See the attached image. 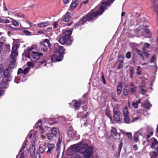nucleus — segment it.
Returning a JSON list of instances; mask_svg holds the SVG:
<instances>
[{"label":"nucleus","mask_w":158,"mask_h":158,"mask_svg":"<svg viewBox=\"0 0 158 158\" xmlns=\"http://www.w3.org/2000/svg\"><path fill=\"white\" fill-rule=\"evenodd\" d=\"M27 64L28 66L31 67L33 66L34 65V64L32 62H27Z\"/></svg>","instance_id":"052dcab7"},{"label":"nucleus","mask_w":158,"mask_h":158,"mask_svg":"<svg viewBox=\"0 0 158 158\" xmlns=\"http://www.w3.org/2000/svg\"><path fill=\"white\" fill-rule=\"evenodd\" d=\"M128 88V85H126L125 86L123 90V94L125 96H127L128 94V92H129Z\"/></svg>","instance_id":"b1692460"},{"label":"nucleus","mask_w":158,"mask_h":158,"mask_svg":"<svg viewBox=\"0 0 158 158\" xmlns=\"http://www.w3.org/2000/svg\"><path fill=\"white\" fill-rule=\"evenodd\" d=\"M43 55L42 53H39L33 51L32 52V57L34 59L38 60L40 58V56Z\"/></svg>","instance_id":"ddd939ff"},{"label":"nucleus","mask_w":158,"mask_h":158,"mask_svg":"<svg viewBox=\"0 0 158 158\" xmlns=\"http://www.w3.org/2000/svg\"><path fill=\"white\" fill-rule=\"evenodd\" d=\"M111 132V135L114 137H116L115 139H120L121 133L117 132V130L115 128L112 127Z\"/></svg>","instance_id":"1a4fd4ad"},{"label":"nucleus","mask_w":158,"mask_h":158,"mask_svg":"<svg viewBox=\"0 0 158 158\" xmlns=\"http://www.w3.org/2000/svg\"><path fill=\"white\" fill-rule=\"evenodd\" d=\"M63 55L61 54H59L58 55H53L51 56V60L53 62L60 61L63 59Z\"/></svg>","instance_id":"0eeeda50"},{"label":"nucleus","mask_w":158,"mask_h":158,"mask_svg":"<svg viewBox=\"0 0 158 158\" xmlns=\"http://www.w3.org/2000/svg\"><path fill=\"white\" fill-rule=\"evenodd\" d=\"M23 32L26 35H30L31 34V32L27 30H24Z\"/></svg>","instance_id":"864d4df0"},{"label":"nucleus","mask_w":158,"mask_h":158,"mask_svg":"<svg viewBox=\"0 0 158 158\" xmlns=\"http://www.w3.org/2000/svg\"><path fill=\"white\" fill-rule=\"evenodd\" d=\"M152 153L153 154L152 156L155 157L153 158H156L157 156V152L155 151H152Z\"/></svg>","instance_id":"bf43d9fd"},{"label":"nucleus","mask_w":158,"mask_h":158,"mask_svg":"<svg viewBox=\"0 0 158 158\" xmlns=\"http://www.w3.org/2000/svg\"><path fill=\"white\" fill-rule=\"evenodd\" d=\"M51 46V44L49 40L45 39L44 40V43H40V47H39L38 51L39 52H46L48 49V47L50 48Z\"/></svg>","instance_id":"7ed1b4c3"},{"label":"nucleus","mask_w":158,"mask_h":158,"mask_svg":"<svg viewBox=\"0 0 158 158\" xmlns=\"http://www.w3.org/2000/svg\"><path fill=\"white\" fill-rule=\"evenodd\" d=\"M131 56V53L130 52H127L126 54V57L127 59H129Z\"/></svg>","instance_id":"5fc2aeb1"},{"label":"nucleus","mask_w":158,"mask_h":158,"mask_svg":"<svg viewBox=\"0 0 158 158\" xmlns=\"http://www.w3.org/2000/svg\"><path fill=\"white\" fill-rule=\"evenodd\" d=\"M8 27H10V28L11 29H13V31H15V30L20 31L21 30V28H17V27L15 28V27H12V26H10V25Z\"/></svg>","instance_id":"13d9d810"},{"label":"nucleus","mask_w":158,"mask_h":158,"mask_svg":"<svg viewBox=\"0 0 158 158\" xmlns=\"http://www.w3.org/2000/svg\"><path fill=\"white\" fill-rule=\"evenodd\" d=\"M71 13L70 12H67L62 17L61 20L63 22H68L70 19Z\"/></svg>","instance_id":"2eb2a0df"},{"label":"nucleus","mask_w":158,"mask_h":158,"mask_svg":"<svg viewBox=\"0 0 158 158\" xmlns=\"http://www.w3.org/2000/svg\"><path fill=\"white\" fill-rule=\"evenodd\" d=\"M60 152L58 149H56L55 153V156H56V158H58L60 155Z\"/></svg>","instance_id":"de8ad7c7"},{"label":"nucleus","mask_w":158,"mask_h":158,"mask_svg":"<svg viewBox=\"0 0 158 158\" xmlns=\"http://www.w3.org/2000/svg\"><path fill=\"white\" fill-rule=\"evenodd\" d=\"M123 146V141L122 140H121L120 141V143L119 144L118 149V152H119V154L118 156H117V158H119V155L120 154V153L121 151V149Z\"/></svg>","instance_id":"f704fd0d"},{"label":"nucleus","mask_w":158,"mask_h":158,"mask_svg":"<svg viewBox=\"0 0 158 158\" xmlns=\"http://www.w3.org/2000/svg\"><path fill=\"white\" fill-rule=\"evenodd\" d=\"M48 23L47 21L44 22L43 23H38L37 26L39 27H45L48 25Z\"/></svg>","instance_id":"cd10ccee"},{"label":"nucleus","mask_w":158,"mask_h":158,"mask_svg":"<svg viewBox=\"0 0 158 158\" xmlns=\"http://www.w3.org/2000/svg\"><path fill=\"white\" fill-rule=\"evenodd\" d=\"M124 122L126 123L129 124L131 123V120L130 119L129 116L127 115L126 116H124Z\"/></svg>","instance_id":"473e14b6"},{"label":"nucleus","mask_w":158,"mask_h":158,"mask_svg":"<svg viewBox=\"0 0 158 158\" xmlns=\"http://www.w3.org/2000/svg\"><path fill=\"white\" fill-rule=\"evenodd\" d=\"M46 136L48 139L49 140H51L54 137L53 135L51 133H47Z\"/></svg>","instance_id":"79ce46f5"},{"label":"nucleus","mask_w":158,"mask_h":158,"mask_svg":"<svg viewBox=\"0 0 158 158\" xmlns=\"http://www.w3.org/2000/svg\"><path fill=\"white\" fill-rule=\"evenodd\" d=\"M18 48V45L16 44L13 46L12 50V51H16Z\"/></svg>","instance_id":"09e8293b"},{"label":"nucleus","mask_w":158,"mask_h":158,"mask_svg":"<svg viewBox=\"0 0 158 158\" xmlns=\"http://www.w3.org/2000/svg\"><path fill=\"white\" fill-rule=\"evenodd\" d=\"M123 63H119L117 68L118 69H119L122 68Z\"/></svg>","instance_id":"680f3d73"},{"label":"nucleus","mask_w":158,"mask_h":158,"mask_svg":"<svg viewBox=\"0 0 158 158\" xmlns=\"http://www.w3.org/2000/svg\"><path fill=\"white\" fill-rule=\"evenodd\" d=\"M52 133L53 135L54 136H56L59 132V129L57 128L53 127L51 128Z\"/></svg>","instance_id":"bb28decb"},{"label":"nucleus","mask_w":158,"mask_h":158,"mask_svg":"<svg viewBox=\"0 0 158 158\" xmlns=\"http://www.w3.org/2000/svg\"><path fill=\"white\" fill-rule=\"evenodd\" d=\"M4 44L3 42H0V53L2 50V46ZM4 69V66L2 64H0V73H2Z\"/></svg>","instance_id":"4be33fe9"},{"label":"nucleus","mask_w":158,"mask_h":158,"mask_svg":"<svg viewBox=\"0 0 158 158\" xmlns=\"http://www.w3.org/2000/svg\"><path fill=\"white\" fill-rule=\"evenodd\" d=\"M139 133L138 132H135L134 135L133 140L136 143L137 142L139 139Z\"/></svg>","instance_id":"2f4dec72"},{"label":"nucleus","mask_w":158,"mask_h":158,"mask_svg":"<svg viewBox=\"0 0 158 158\" xmlns=\"http://www.w3.org/2000/svg\"><path fill=\"white\" fill-rule=\"evenodd\" d=\"M141 89L140 90V93L143 94H144V93L146 92V90L144 89V86L142 85H140Z\"/></svg>","instance_id":"c03bdc74"},{"label":"nucleus","mask_w":158,"mask_h":158,"mask_svg":"<svg viewBox=\"0 0 158 158\" xmlns=\"http://www.w3.org/2000/svg\"><path fill=\"white\" fill-rule=\"evenodd\" d=\"M156 59V57L154 55L151 58L150 60V62L151 63H153L154 61Z\"/></svg>","instance_id":"0e129e2a"},{"label":"nucleus","mask_w":158,"mask_h":158,"mask_svg":"<svg viewBox=\"0 0 158 158\" xmlns=\"http://www.w3.org/2000/svg\"><path fill=\"white\" fill-rule=\"evenodd\" d=\"M12 54L10 55L11 59H15V57L17 56L18 54L17 51H12L11 50Z\"/></svg>","instance_id":"e433bc0d"},{"label":"nucleus","mask_w":158,"mask_h":158,"mask_svg":"<svg viewBox=\"0 0 158 158\" xmlns=\"http://www.w3.org/2000/svg\"><path fill=\"white\" fill-rule=\"evenodd\" d=\"M150 44L148 43H145L144 44V47L143 48V50H145V48H148L149 47Z\"/></svg>","instance_id":"8fccbe9b"},{"label":"nucleus","mask_w":158,"mask_h":158,"mask_svg":"<svg viewBox=\"0 0 158 158\" xmlns=\"http://www.w3.org/2000/svg\"><path fill=\"white\" fill-rule=\"evenodd\" d=\"M72 31L70 30H67L63 33L64 36H61L58 40V42L61 44H65L67 45L72 44L73 39L71 36Z\"/></svg>","instance_id":"f03ea898"},{"label":"nucleus","mask_w":158,"mask_h":158,"mask_svg":"<svg viewBox=\"0 0 158 158\" xmlns=\"http://www.w3.org/2000/svg\"><path fill=\"white\" fill-rule=\"evenodd\" d=\"M48 149L47 151L48 154H50L54 150H56V148L54 145L52 143H48L47 144Z\"/></svg>","instance_id":"9b49d317"},{"label":"nucleus","mask_w":158,"mask_h":158,"mask_svg":"<svg viewBox=\"0 0 158 158\" xmlns=\"http://www.w3.org/2000/svg\"><path fill=\"white\" fill-rule=\"evenodd\" d=\"M140 99H139L138 101L132 103V106L135 109H137L138 107V104L141 103Z\"/></svg>","instance_id":"c756f323"},{"label":"nucleus","mask_w":158,"mask_h":158,"mask_svg":"<svg viewBox=\"0 0 158 158\" xmlns=\"http://www.w3.org/2000/svg\"><path fill=\"white\" fill-rule=\"evenodd\" d=\"M136 74L137 75H140L141 74V71L140 69V67L138 66L137 67V69H136Z\"/></svg>","instance_id":"a18cd8bd"},{"label":"nucleus","mask_w":158,"mask_h":158,"mask_svg":"<svg viewBox=\"0 0 158 158\" xmlns=\"http://www.w3.org/2000/svg\"><path fill=\"white\" fill-rule=\"evenodd\" d=\"M142 105L146 109H149L150 107L151 106V105L148 102H146L144 103H142Z\"/></svg>","instance_id":"c9c22d12"},{"label":"nucleus","mask_w":158,"mask_h":158,"mask_svg":"<svg viewBox=\"0 0 158 158\" xmlns=\"http://www.w3.org/2000/svg\"><path fill=\"white\" fill-rule=\"evenodd\" d=\"M35 128H37L39 127L40 130H43L42 127V121L40 119L38 120L37 123L35 124Z\"/></svg>","instance_id":"c85d7f7f"},{"label":"nucleus","mask_w":158,"mask_h":158,"mask_svg":"<svg viewBox=\"0 0 158 158\" xmlns=\"http://www.w3.org/2000/svg\"><path fill=\"white\" fill-rule=\"evenodd\" d=\"M151 140L152 141L151 148L156 150L157 152H158V141L154 138H152Z\"/></svg>","instance_id":"6e6552de"},{"label":"nucleus","mask_w":158,"mask_h":158,"mask_svg":"<svg viewBox=\"0 0 158 158\" xmlns=\"http://www.w3.org/2000/svg\"><path fill=\"white\" fill-rule=\"evenodd\" d=\"M128 87V89H129V92L132 93H134L136 92L137 87L134 85L133 82H130V85Z\"/></svg>","instance_id":"f8f14e48"},{"label":"nucleus","mask_w":158,"mask_h":158,"mask_svg":"<svg viewBox=\"0 0 158 158\" xmlns=\"http://www.w3.org/2000/svg\"><path fill=\"white\" fill-rule=\"evenodd\" d=\"M16 15L17 16H18L19 17H21L22 18H24L25 17V15L22 14L17 13L16 14Z\"/></svg>","instance_id":"4d7b16f0"},{"label":"nucleus","mask_w":158,"mask_h":158,"mask_svg":"<svg viewBox=\"0 0 158 158\" xmlns=\"http://www.w3.org/2000/svg\"><path fill=\"white\" fill-rule=\"evenodd\" d=\"M2 21L1 22H2L3 23H10V21L7 19H6L5 20L2 19Z\"/></svg>","instance_id":"e2e57ef3"},{"label":"nucleus","mask_w":158,"mask_h":158,"mask_svg":"<svg viewBox=\"0 0 158 158\" xmlns=\"http://www.w3.org/2000/svg\"><path fill=\"white\" fill-rule=\"evenodd\" d=\"M27 142H28V141L27 140H26L24 141L23 142V145H22L20 150L19 152H21L23 150H24V149H25V148H26L27 147Z\"/></svg>","instance_id":"72a5a7b5"},{"label":"nucleus","mask_w":158,"mask_h":158,"mask_svg":"<svg viewBox=\"0 0 158 158\" xmlns=\"http://www.w3.org/2000/svg\"><path fill=\"white\" fill-rule=\"evenodd\" d=\"M140 117H137L135 118H132V120H131V123H133L138 119H139Z\"/></svg>","instance_id":"3c124183"},{"label":"nucleus","mask_w":158,"mask_h":158,"mask_svg":"<svg viewBox=\"0 0 158 158\" xmlns=\"http://www.w3.org/2000/svg\"><path fill=\"white\" fill-rule=\"evenodd\" d=\"M101 78L102 80V81L103 82V83L104 85H105L106 84V80L104 77V75H102L101 77Z\"/></svg>","instance_id":"6e6d98bb"},{"label":"nucleus","mask_w":158,"mask_h":158,"mask_svg":"<svg viewBox=\"0 0 158 158\" xmlns=\"http://www.w3.org/2000/svg\"><path fill=\"white\" fill-rule=\"evenodd\" d=\"M13 24L15 26H17L19 25V22L15 20H13L12 21Z\"/></svg>","instance_id":"603ef678"},{"label":"nucleus","mask_w":158,"mask_h":158,"mask_svg":"<svg viewBox=\"0 0 158 158\" xmlns=\"http://www.w3.org/2000/svg\"><path fill=\"white\" fill-rule=\"evenodd\" d=\"M82 144L81 143H79L77 144H74L73 145H71L70 147V148L69 149L68 151L70 153L69 155H72V154L70 153V152H74L75 153L76 152H78L79 148L81 147Z\"/></svg>","instance_id":"20e7f679"},{"label":"nucleus","mask_w":158,"mask_h":158,"mask_svg":"<svg viewBox=\"0 0 158 158\" xmlns=\"http://www.w3.org/2000/svg\"><path fill=\"white\" fill-rule=\"evenodd\" d=\"M106 115L108 116L110 119L112 118V116L111 111H107L106 113Z\"/></svg>","instance_id":"49530a36"},{"label":"nucleus","mask_w":158,"mask_h":158,"mask_svg":"<svg viewBox=\"0 0 158 158\" xmlns=\"http://www.w3.org/2000/svg\"><path fill=\"white\" fill-rule=\"evenodd\" d=\"M82 19V18L80 19L79 21L78 22L75 24L74 25L75 27L77 28L80 27L81 25H83L85 23V22H83Z\"/></svg>","instance_id":"412c9836"},{"label":"nucleus","mask_w":158,"mask_h":158,"mask_svg":"<svg viewBox=\"0 0 158 158\" xmlns=\"http://www.w3.org/2000/svg\"><path fill=\"white\" fill-rule=\"evenodd\" d=\"M129 112L127 107H125L123 110V114L124 116H126L128 115Z\"/></svg>","instance_id":"58836bf2"},{"label":"nucleus","mask_w":158,"mask_h":158,"mask_svg":"<svg viewBox=\"0 0 158 158\" xmlns=\"http://www.w3.org/2000/svg\"><path fill=\"white\" fill-rule=\"evenodd\" d=\"M33 49V47L30 48H28L25 50L24 52V54L26 57H30V51H31Z\"/></svg>","instance_id":"a878e982"},{"label":"nucleus","mask_w":158,"mask_h":158,"mask_svg":"<svg viewBox=\"0 0 158 158\" xmlns=\"http://www.w3.org/2000/svg\"><path fill=\"white\" fill-rule=\"evenodd\" d=\"M144 31L148 34H149L150 33V30L147 28H145L144 30Z\"/></svg>","instance_id":"774afa93"},{"label":"nucleus","mask_w":158,"mask_h":158,"mask_svg":"<svg viewBox=\"0 0 158 158\" xmlns=\"http://www.w3.org/2000/svg\"><path fill=\"white\" fill-rule=\"evenodd\" d=\"M124 58V56L122 55L119 56L118 57V60L117 62H119V63H123Z\"/></svg>","instance_id":"a19ab883"},{"label":"nucleus","mask_w":158,"mask_h":158,"mask_svg":"<svg viewBox=\"0 0 158 158\" xmlns=\"http://www.w3.org/2000/svg\"><path fill=\"white\" fill-rule=\"evenodd\" d=\"M125 134L127 136L129 140H131L132 139V134L131 132L128 133V132H125Z\"/></svg>","instance_id":"37998d69"},{"label":"nucleus","mask_w":158,"mask_h":158,"mask_svg":"<svg viewBox=\"0 0 158 158\" xmlns=\"http://www.w3.org/2000/svg\"><path fill=\"white\" fill-rule=\"evenodd\" d=\"M113 117L114 120L117 122H119L120 120V114H121L120 111L117 108L113 109Z\"/></svg>","instance_id":"39448f33"},{"label":"nucleus","mask_w":158,"mask_h":158,"mask_svg":"<svg viewBox=\"0 0 158 158\" xmlns=\"http://www.w3.org/2000/svg\"><path fill=\"white\" fill-rule=\"evenodd\" d=\"M16 59H11L10 63L9 64V68L10 69H14L16 66Z\"/></svg>","instance_id":"a211bd4d"},{"label":"nucleus","mask_w":158,"mask_h":158,"mask_svg":"<svg viewBox=\"0 0 158 158\" xmlns=\"http://www.w3.org/2000/svg\"><path fill=\"white\" fill-rule=\"evenodd\" d=\"M61 142H59V141L58 142L57 145H56L57 147H56V150L60 148V144L61 143Z\"/></svg>","instance_id":"69168bd1"},{"label":"nucleus","mask_w":158,"mask_h":158,"mask_svg":"<svg viewBox=\"0 0 158 158\" xmlns=\"http://www.w3.org/2000/svg\"><path fill=\"white\" fill-rule=\"evenodd\" d=\"M87 148L88 144L86 143H85L82 145L81 147L79 148L78 152L83 154Z\"/></svg>","instance_id":"6ab92c4d"},{"label":"nucleus","mask_w":158,"mask_h":158,"mask_svg":"<svg viewBox=\"0 0 158 158\" xmlns=\"http://www.w3.org/2000/svg\"><path fill=\"white\" fill-rule=\"evenodd\" d=\"M10 69L9 68H7L3 72V75L6 78L8 77L10 74Z\"/></svg>","instance_id":"393cba45"},{"label":"nucleus","mask_w":158,"mask_h":158,"mask_svg":"<svg viewBox=\"0 0 158 158\" xmlns=\"http://www.w3.org/2000/svg\"><path fill=\"white\" fill-rule=\"evenodd\" d=\"M92 148L91 147H89L88 148L83 154L84 157L86 158H90L91 155L93 154Z\"/></svg>","instance_id":"423d86ee"},{"label":"nucleus","mask_w":158,"mask_h":158,"mask_svg":"<svg viewBox=\"0 0 158 158\" xmlns=\"http://www.w3.org/2000/svg\"><path fill=\"white\" fill-rule=\"evenodd\" d=\"M7 81L8 79L7 78H3L0 82V88L3 89L7 88L8 86Z\"/></svg>","instance_id":"9d476101"},{"label":"nucleus","mask_w":158,"mask_h":158,"mask_svg":"<svg viewBox=\"0 0 158 158\" xmlns=\"http://www.w3.org/2000/svg\"><path fill=\"white\" fill-rule=\"evenodd\" d=\"M122 85L121 82H119L117 85V92L118 95H120L122 92Z\"/></svg>","instance_id":"5701e85b"},{"label":"nucleus","mask_w":158,"mask_h":158,"mask_svg":"<svg viewBox=\"0 0 158 158\" xmlns=\"http://www.w3.org/2000/svg\"><path fill=\"white\" fill-rule=\"evenodd\" d=\"M78 3V0H73L69 7V9L71 10H74L76 7Z\"/></svg>","instance_id":"dca6fc26"},{"label":"nucleus","mask_w":158,"mask_h":158,"mask_svg":"<svg viewBox=\"0 0 158 158\" xmlns=\"http://www.w3.org/2000/svg\"><path fill=\"white\" fill-rule=\"evenodd\" d=\"M130 74V77L131 78H133V75L134 71V68L133 67H131L129 69Z\"/></svg>","instance_id":"ea45409f"},{"label":"nucleus","mask_w":158,"mask_h":158,"mask_svg":"<svg viewBox=\"0 0 158 158\" xmlns=\"http://www.w3.org/2000/svg\"><path fill=\"white\" fill-rule=\"evenodd\" d=\"M28 151L30 153L31 157L35 155V147L34 143H33V144L29 147V151Z\"/></svg>","instance_id":"f3484780"},{"label":"nucleus","mask_w":158,"mask_h":158,"mask_svg":"<svg viewBox=\"0 0 158 158\" xmlns=\"http://www.w3.org/2000/svg\"><path fill=\"white\" fill-rule=\"evenodd\" d=\"M73 101L75 102L73 106V108L74 110L75 111L79 110L80 109L81 106L80 102H78L77 100H74Z\"/></svg>","instance_id":"aec40b11"},{"label":"nucleus","mask_w":158,"mask_h":158,"mask_svg":"<svg viewBox=\"0 0 158 158\" xmlns=\"http://www.w3.org/2000/svg\"><path fill=\"white\" fill-rule=\"evenodd\" d=\"M65 49L64 48L63 46H59V48L58 52L60 54L63 55V54L65 53Z\"/></svg>","instance_id":"7c9ffc66"},{"label":"nucleus","mask_w":158,"mask_h":158,"mask_svg":"<svg viewBox=\"0 0 158 158\" xmlns=\"http://www.w3.org/2000/svg\"><path fill=\"white\" fill-rule=\"evenodd\" d=\"M105 11L102 6H100L99 9L94 12L92 10L90 11L85 16L82 17V20L85 23L87 22H90L93 20L94 18L98 15H100Z\"/></svg>","instance_id":"f257e3e1"},{"label":"nucleus","mask_w":158,"mask_h":158,"mask_svg":"<svg viewBox=\"0 0 158 158\" xmlns=\"http://www.w3.org/2000/svg\"><path fill=\"white\" fill-rule=\"evenodd\" d=\"M35 158H40V155L39 153H37L35 155Z\"/></svg>","instance_id":"338daca9"},{"label":"nucleus","mask_w":158,"mask_h":158,"mask_svg":"<svg viewBox=\"0 0 158 158\" xmlns=\"http://www.w3.org/2000/svg\"><path fill=\"white\" fill-rule=\"evenodd\" d=\"M115 0H108L107 1L103 2L101 6H102L103 8V10H105L106 9V6H110V4H112Z\"/></svg>","instance_id":"4468645a"},{"label":"nucleus","mask_w":158,"mask_h":158,"mask_svg":"<svg viewBox=\"0 0 158 158\" xmlns=\"http://www.w3.org/2000/svg\"><path fill=\"white\" fill-rule=\"evenodd\" d=\"M46 147L45 146H40L39 147V152L41 153H43L46 149Z\"/></svg>","instance_id":"4c0bfd02"}]
</instances>
